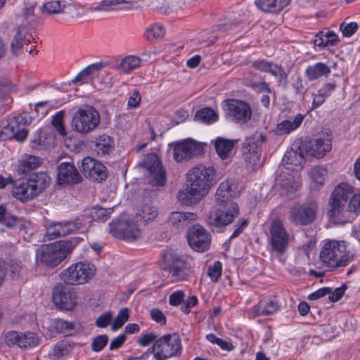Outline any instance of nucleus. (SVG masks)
<instances>
[{
	"mask_svg": "<svg viewBox=\"0 0 360 360\" xmlns=\"http://www.w3.org/2000/svg\"><path fill=\"white\" fill-rule=\"evenodd\" d=\"M213 167L198 165L187 174L186 187L179 191L178 200L184 205L198 204L214 184Z\"/></svg>",
	"mask_w": 360,
	"mask_h": 360,
	"instance_id": "f257e3e1",
	"label": "nucleus"
},
{
	"mask_svg": "<svg viewBox=\"0 0 360 360\" xmlns=\"http://www.w3.org/2000/svg\"><path fill=\"white\" fill-rule=\"evenodd\" d=\"M360 212V191L354 193V188L341 183L333 191L329 200L328 215L336 224H345L350 214Z\"/></svg>",
	"mask_w": 360,
	"mask_h": 360,
	"instance_id": "f03ea898",
	"label": "nucleus"
},
{
	"mask_svg": "<svg viewBox=\"0 0 360 360\" xmlns=\"http://www.w3.org/2000/svg\"><path fill=\"white\" fill-rule=\"evenodd\" d=\"M79 241L77 238H73L42 245L37 250V257L41 264L55 267L72 252Z\"/></svg>",
	"mask_w": 360,
	"mask_h": 360,
	"instance_id": "7ed1b4c3",
	"label": "nucleus"
},
{
	"mask_svg": "<svg viewBox=\"0 0 360 360\" xmlns=\"http://www.w3.org/2000/svg\"><path fill=\"white\" fill-rule=\"evenodd\" d=\"M353 257V254L347 250L345 241L329 240L320 252L321 261L331 269L347 266Z\"/></svg>",
	"mask_w": 360,
	"mask_h": 360,
	"instance_id": "20e7f679",
	"label": "nucleus"
},
{
	"mask_svg": "<svg viewBox=\"0 0 360 360\" xmlns=\"http://www.w3.org/2000/svg\"><path fill=\"white\" fill-rule=\"evenodd\" d=\"M151 352L155 360L180 356L182 352L181 339L176 334L165 335L155 340Z\"/></svg>",
	"mask_w": 360,
	"mask_h": 360,
	"instance_id": "39448f33",
	"label": "nucleus"
},
{
	"mask_svg": "<svg viewBox=\"0 0 360 360\" xmlns=\"http://www.w3.org/2000/svg\"><path fill=\"white\" fill-rule=\"evenodd\" d=\"M238 214L237 203L216 205L207 215L205 221L211 228H221L231 224Z\"/></svg>",
	"mask_w": 360,
	"mask_h": 360,
	"instance_id": "423d86ee",
	"label": "nucleus"
},
{
	"mask_svg": "<svg viewBox=\"0 0 360 360\" xmlns=\"http://www.w3.org/2000/svg\"><path fill=\"white\" fill-rule=\"evenodd\" d=\"M99 123V112L89 105L79 108L75 113L72 121L73 129L82 134L92 131L98 126Z\"/></svg>",
	"mask_w": 360,
	"mask_h": 360,
	"instance_id": "0eeeda50",
	"label": "nucleus"
},
{
	"mask_svg": "<svg viewBox=\"0 0 360 360\" xmlns=\"http://www.w3.org/2000/svg\"><path fill=\"white\" fill-rule=\"evenodd\" d=\"M94 264L77 262L70 265L60 274L61 280L68 285H82L89 281L95 274Z\"/></svg>",
	"mask_w": 360,
	"mask_h": 360,
	"instance_id": "6e6552de",
	"label": "nucleus"
},
{
	"mask_svg": "<svg viewBox=\"0 0 360 360\" xmlns=\"http://www.w3.org/2000/svg\"><path fill=\"white\" fill-rule=\"evenodd\" d=\"M266 141V136L263 133H256L248 138L243 143V155L248 167L255 170L261 165L262 146Z\"/></svg>",
	"mask_w": 360,
	"mask_h": 360,
	"instance_id": "1a4fd4ad",
	"label": "nucleus"
},
{
	"mask_svg": "<svg viewBox=\"0 0 360 360\" xmlns=\"http://www.w3.org/2000/svg\"><path fill=\"white\" fill-rule=\"evenodd\" d=\"M139 166L148 171L150 184L156 186L165 185L167 181L166 172L155 153H150L146 155L139 163Z\"/></svg>",
	"mask_w": 360,
	"mask_h": 360,
	"instance_id": "9d476101",
	"label": "nucleus"
},
{
	"mask_svg": "<svg viewBox=\"0 0 360 360\" xmlns=\"http://www.w3.org/2000/svg\"><path fill=\"white\" fill-rule=\"evenodd\" d=\"M318 205L310 201L293 205L289 212L290 221L296 226H307L316 219Z\"/></svg>",
	"mask_w": 360,
	"mask_h": 360,
	"instance_id": "9b49d317",
	"label": "nucleus"
},
{
	"mask_svg": "<svg viewBox=\"0 0 360 360\" xmlns=\"http://www.w3.org/2000/svg\"><path fill=\"white\" fill-rule=\"evenodd\" d=\"M28 118L27 115H18L12 117L8 120L4 129L0 131V139H15L18 141H23L27 136L28 131L27 126Z\"/></svg>",
	"mask_w": 360,
	"mask_h": 360,
	"instance_id": "f8f14e48",
	"label": "nucleus"
},
{
	"mask_svg": "<svg viewBox=\"0 0 360 360\" xmlns=\"http://www.w3.org/2000/svg\"><path fill=\"white\" fill-rule=\"evenodd\" d=\"M269 233L271 252L283 255L287 250L290 238L283 221L277 218L274 219L270 224Z\"/></svg>",
	"mask_w": 360,
	"mask_h": 360,
	"instance_id": "ddd939ff",
	"label": "nucleus"
},
{
	"mask_svg": "<svg viewBox=\"0 0 360 360\" xmlns=\"http://www.w3.org/2000/svg\"><path fill=\"white\" fill-rule=\"evenodd\" d=\"M110 233L116 238L134 241L141 235L137 225L125 217L113 220L110 224Z\"/></svg>",
	"mask_w": 360,
	"mask_h": 360,
	"instance_id": "4468645a",
	"label": "nucleus"
},
{
	"mask_svg": "<svg viewBox=\"0 0 360 360\" xmlns=\"http://www.w3.org/2000/svg\"><path fill=\"white\" fill-rule=\"evenodd\" d=\"M162 259L174 281L186 280L191 276L190 264L177 254L167 251L162 255Z\"/></svg>",
	"mask_w": 360,
	"mask_h": 360,
	"instance_id": "2eb2a0df",
	"label": "nucleus"
},
{
	"mask_svg": "<svg viewBox=\"0 0 360 360\" xmlns=\"http://www.w3.org/2000/svg\"><path fill=\"white\" fill-rule=\"evenodd\" d=\"M302 146L307 155L321 158L331 150V138L323 134L317 138L302 139Z\"/></svg>",
	"mask_w": 360,
	"mask_h": 360,
	"instance_id": "dca6fc26",
	"label": "nucleus"
},
{
	"mask_svg": "<svg viewBox=\"0 0 360 360\" xmlns=\"http://www.w3.org/2000/svg\"><path fill=\"white\" fill-rule=\"evenodd\" d=\"M187 238L191 248L200 252L209 250L212 242L211 234L199 224L194 225L188 229Z\"/></svg>",
	"mask_w": 360,
	"mask_h": 360,
	"instance_id": "f3484780",
	"label": "nucleus"
},
{
	"mask_svg": "<svg viewBox=\"0 0 360 360\" xmlns=\"http://www.w3.org/2000/svg\"><path fill=\"white\" fill-rule=\"evenodd\" d=\"M52 299L57 307L68 311L72 310L77 304L75 292L62 283L53 288Z\"/></svg>",
	"mask_w": 360,
	"mask_h": 360,
	"instance_id": "a211bd4d",
	"label": "nucleus"
},
{
	"mask_svg": "<svg viewBox=\"0 0 360 360\" xmlns=\"http://www.w3.org/2000/svg\"><path fill=\"white\" fill-rule=\"evenodd\" d=\"M82 226V221L77 219L73 221H54L46 227L44 238L49 240L71 234Z\"/></svg>",
	"mask_w": 360,
	"mask_h": 360,
	"instance_id": "6ab92c4d",
	"label": "nucleus"
},
{
	"mask_svg": "<svg viewBox=\"0 0 360 360\" xmlns=\"http://www.w3.org/2000/svg\"><path fill=\"white\" fill-rule=\"evenodd\" d=\"M203 153L202 144L191 139L175 144L173 151L174 159L177 162L188 160Z\"/></svg>",
	"mask_w": 360,
	"mask_h": 360,
	"instance_id": "aec40b11",
	"label": "nucleus"
},
{
	"mask_svg": "<svg viewBox=\"0 0 360 360\" xmlns=\"http://www.w3.org/2000/svg\"><path fill=\"white\" fill-rule=\"evenodd\" d=\"M80 169L86 177L94 181H102L108 176L105 166L89 156L83 158Z\"/></svg>",
	"mask_w": 360,
	"mask_h": 360,
	"instance_id": "412c9836",
	"label": "nucleus"
},
{
	"mask_svg": "<svg viewBox=\"0 0 360 360\" xmlns=\"http://www.w3.org/2000/svg\"><path fill=\"white\" fill-rule=\"evenodd\" d=\"M306 155L302 146V139H298L294 141L290 149L285 153L283 162L289 166L288 169H294L293 167H302Z\"/></svg>",
	"mask_w": 360,
	"mask_h": 360,
	"instance_id": "4be33fe9",
	"label": "nucleus"
},
{
	"mask_svg": "<svg viewBox=\"0 0 360 360\" xmlns=\"http://www.w3.org/2000/svg\"><path fill=\"white\" fill-rule=\"evenodd\" d=\"M251 63L257 70L269 73L276 77L280 84L284 86L287 84L288 75L281 66L264 59H258L252 61Z\"/></svg>",
	"mask_w": 360,
	"mask_h": 360,
	"instance_id": "5701e85b",
	"label": "nucleus"
},
{
	"mask_svg": "<svg viewBox=\"0 0 360 360\" xmlns=\"http://www.w3.org/2000/svg\"><path fill=\"white\" fill-rule=\"evenodd\" d=\"M226 112L236 122H248L252 116L250 105L240 100H230L226 103Z\"/></svg>",
	"mask_w": 360,
	"mask_h": 360,
	"instance_id": "b1692460",
	"label": "nucleus"
},
{
	"mask_svg": "<svg viewBox=\"0 0 360 360\" xmlns=\"http://www.w3.org/2000/svg\"><path fill=\"white\" fill-rule=\"evenodd\" d=\"M57 170V181L58 184H77L82 180V176L72 163L61 162L58 167Z\"/></svg>",
	"mask_w": 360,
	"mask_h": 360,
	"instance_id": "393cba45",
	"label": "nucleus"
},
{
	"mask_svg": "<svg viewBox=\"0 0 360 360\" xmlns=\"http://www.w3.org/2000/svg\"><path fill=\"white\" fill-rule=\"evenodd\" d=\"M12 194L14 198L22 202H27L36 198L27 179L14 181Z\"/></svg>",
	"mask_w": 360,
	"mask_h": 360,
	"instance_id": "a878e982",
	"label": "nucleus"
},
{
	"mask_svg": "<svg viewBox=\"0 0 360 360\" xmlns=\"http://www.w3.org/2000/svg\"><path fill=\"white\" fill-rule=\"evenodd\" d=\"M27 181L36 197H37L49 186L51 179L46 172H40L32 174Z\"/></svg>",
	"mask_w": 360,
	"mask_h": 360,
	"instance_id": "bb28decb",
	"label": "nucleus"
},
{
	"mask_svg": "<svg viewBox=\"0 0 360 360\" xmlns=\"http://www.w3.org/2000/svg\"><path fill=\"white\" fill-rule=\"evenodd\" d=\"M195 219L196 214L193 212H172L169 214L167 221L170 226L179 229L187 227Z\"/></svg>",
	"mask_w": 360,
	"mask_h": 360,
	"instance_id": "cd10ccee",
	"label": "nucleus"
},
{
	"mask_svg": "<svg viewBox=\"0 0 360 360\" xmlns=\"http://www.w3.org/2000/svg\"><path fill=\"white\" fill-rule=\"evenodd\" d=\"M114 148V140L111 136L102 134L96 138L94 150L98 156L105 157L109 155L113 151Z\"/></svg>",
	"mask_w": 360,
	"mask_h": 360,
	"instance_id": "c85d7f7f",
	"label": "nucleus"
},
{
	"mask_svg": "<svg viewBox=\"0 0 360 360\" xmlns=\"http://www.w3.org/2000/svg\"><path fill=\"white\" fill-rule=\"evenodd\" d=\"M30 37L27 27L23 25L19 26L11 44L12 53L15 56L19 55L23 46L30 43Z\"/></svg>",
	"mask_w": 360,
	"mask_h": 360,
	"instance_id": "c756f323",
	"label": "nucleus"
},
{
	"mask_svg": "<svg viewBox=\"0 0 360 360\" xmlns=\"http://www.w3.org/2000/svg\"><path fill=\"white\" fill-rule=\"evenodd\" d=\"M104 67L102 63H94L89 65L83 70H82L72 80V84L79 83L81 84L87 83L89 80L93 79L95 77L98 71Z\"/></svg>",
	"mask_w": 360,
	"mask_h": 360,
	"instance_id": "7c9ffc66",
	"label": "nucleus"
},
{
	"mask_svg": "<svg viewBox=\"0 0 360 360\" xmlns=\"http://www.w3.org/2000/svg\"><path fill=\"white\" fill-rule=\"evenodd\" d=\"M277 183L281 187V193L283 195H292L301 186V183L299 180L295 179L290 174L285 176V179L281 177L277 179Z\"/></svg>",
	"mask_w": 360,
	"mask_h": 360,
	"instance_id": "2f4dec72",
	"label": "nucleus"
},
{
	"mask_svg": "<svg viewBox=\"0 0 360 360\" xmlns=\"http://www.w3.org/2000/svg\"><path fill=\"white\" fill-rule=\"evenodd\" d=\"M42 163L40 158L34 155H27L22 156L18 165V172L25 174L36 169Z\"/></svg>",
	"mask_w": 360,
	"mask_h": 360,
	"instance_id": "473e14b6",
	"label": "nucleus"
},
{
	"mask_svg": "<svg viewBox=\"0 0 360 360\" xmlns=\"http://www.w3.org/2000/svg\"><path fill=\"white\" fill-rule=\"evenodd\" d=\"M304 120V115L297 114L292 120H287L277 124V134H287L297 129Z\"/></svg>",
	"mask_w": 360,
	"mask_h": 360,
	"instance_id": "72a5a7b5",
	"label": "nucleus"
},
{
	"mask_svg": "<svg viewBox=\"0 0 360 360\" xmlns=\"http://www.w3.org/2000/svg\"><path fill=\"white\" fill-rule=\"evenodd\" d=\"M216 152L219 156L225 160L231 156L233 148V141L221 137H218L214 141Z\"/></svg>",
	"mask_w": 360,
	"mask_h": 360,
	"instance_id": "f704fd0d",
	"label": "nucleus"
},
{
	"mask_svg": "<svg viewBox=\"0 0 360 360\" xmlns=\"http://www.w3.org/2000/svg\"><path fill=\"white\" fill-rule=\"evenodd\" d=\"M330 72V68L323 63H317L309 66L306 70V74L309 80L316 79L322 76H326Z\"/></svg>",
	"mask_w": 360,
	"mask_h": 360,
	"instance_id": "c9c22d12",
	"label": "nucleus"
},
{
	"mask_svg": "<svg viewBox=\"0 0 360 360\" xmlns=\"http://www.w3.org/2000/svg\"><path fill=\"white\" fill-rule=\"evenodd\" d=\"M141 59L138 56H128L121 60L120 64L116 66V70H120L122 73L127 74L139 67Z\"/></svg>",
	"mask_w": 360,
	"mask_h": 360,
	"instance_id": "e433bc0d",
	"label": "nucleus"
},
{
	"mask_svg": "<svg viewBox=\"0 0 360 360\" xmlns=\"http://www.w3.org/2000/svg\"><path fill=\"white\" fill-rule=\"evenodd\" d=\"M165 34V29L162 24L155 22L148 26L143 34L145 39L148 41L161 39Z\"/></svg>",
	"mask_w": 360,
	"mask_h": 360,
	"instance_id": "4c0bfd02",
	"label": "nucleus"
},
{
	"mask_svg": "<svg viewBox=\"0 0 360 360\" xmlns=\"http://www.w3.org/2000/svg\"><path fill=\"white\" fill-rule=\"evenodd\" d=\"M195 118L206 124H211L217 121V113L210 108H204L197 111Z\"/></svg>",
	"mask_w": 360,
	"mask_h": 360,
	"instance_id": "58836bf2",
	"label": "nucleus"
},
{
	"mask_svg": "<svg viewBox=\"0 0 360 360\" xmlns=\"http://www.w3.org/2000/svg\"><path fill=\"white\" fill-rule=\"evenodd\" d=\"M72 349V346L66 340L58 342L53 347L52 356L54 359H60L68 355Z\"/></svg>",
	"mask_w": 360,
	"mask_h": 360,
	"instance_id": "ea45409f",
	"label": "nucleus"
},
{
	"mask_svg": "<svg viewBox=\"0 0 360 360\" xmlns=\"http://www.w3.org/2000/svg\"><path fill=\"white\" fill-rule=\"evenodd\" d=\"M138 214L145 223L153 221L158 215V210L150 205H144L139 209Z\"/></svg>",
	"mask_w": 360,
	"mask_h": 360,
	"instance_id": "a19ab883",
	"label": "nucleus"
},
{
	"mask_svg": "<svg viewBox=\"0 0 360 360\" xmlns=\"http://www.w3.org/2000/svg\"><path fill=\"white\" fill-rule=\"evenodd\" d=\"M41 137L40 149H49L55 146L56 134L50 129H44V131H41Z\"/></svg>",
	"mask_w": 360,
	"mask_h": 360,
	"instance_id": "79ce46f5",
	"label": "nucleus"
},
{
	"mask_svg": "<svg viewBox=\"0 0 360 360\" xmlns=\"http://www.w3.org/2000/svg\"><path fill=\"white\" fill-rule=\"evenodd\" d=\"M23 333H20L14 330L9 331L5 334L4 342L8 345H18L22 348Z\"/></svg>",
	"mask_w": 360,
	"mask_h": 360,
	"instance_id": "37998d69",
	"label": "nucleus"
},
{
	"mask_svg": "<svg viewBox=\"0 0 360 360\" xmlns=\"http://www.w3.org/2000/svg\"><path fill=\"white\" fill-rule=\"evenodd\" d=\"M64 116L65 112L63 110L58 112L53 116L51 124L56 129L58 134L63 136L66 135L65 128L64 127Z\"/></svg>",
	"mask_w": 360,
	"mask_h": 360,
	"instance_id": "c03bdc74",
	"label": "nucleus"
},
{
	"mask_svg": "<svg viewBox=\"0 0 360 360\" xmlns=\"http://www.w3.org/2000/svg\"><path fill=\"white\" fill-rule=\"evenodd\" d=\"M138 0H103L98 6L93 8L92 11H108V8L112 6H115L121 4H134Z\"/></svg>",
	"mask_w": 360,
	"mask_h": 360,
	"instance_id": "a18cd8bd",
	"label": "nucleus"
},
{
	"mask_svg": "<svg viewBox=\"0 0 360 360\" xmlns=\"http://www.w3.org/2000/svg\"><path fill=\"white\" fill-rule=\"evenodd\" d=\"M22 342V348H32L39 345V338L36 333L29 331L23 333Z\"/></svg>",
	"mask_w": 360,
	"mask_h": 360,
	"instance_id": "49530a36",
	"label": "nucleus"
},
{
	"mask_svg": "<svg viewBox=\"0 0 360 360\" xmlns=\"http://www.w3.org/2000/svg\"><path fill=\"white\" fill-rule=\"evenodd\" d=\"M129 319V310L123 308L120 310L118 314L111 325V329L115 331L120 328Z\"/></svg>",
	"mask_w": 360,
	"mask_h": 360,
	"instance_id": "de8ad7c7",
	"label": "nucleus"
},
{
	"mask_svg": "<svg viewBox=\"0 0 360 360\" xmlns=\"http://www.w3.org/2000/svg\"><path fill=\"white\" fill-rule=\"evenodd\" d=\"M327 169L322 166H316L311 169V176L315 183L322 185L327 176Z\"/></svg>",
	"mask_w": 360,
	"mask_h": 360,
	"instance_id": "09e8293b",
	"label": "nucleus"
},
{
	"mask_svg": "<svg viewBox=\"0 0 360 360\" xmlns=\"http://www.w3.org/2000/svg\"><path fill=\"white\" fill-rule=\"evenodd\" d=\"M65 5H61L60 1H51L42 6V11L48 14H57L63 12Z\"/></svg>",
	"mask_w": 360,
	"mask_h": 360,
	"instance_id": "8fccbe9b",
	"label": "nucleus"
},
{
	"mask_svg": "<svg viewBox=\"0 0 360 360\" xmlns=\"http://www.w3.org/2000/svg\"><path fill=\"white\" fill-rule=\"evenodd\" d=\"M112 212V208L94 207L91 216L94 220L105 221Z\"/></svg>",
	"mask_w": 360,
	"mask_h": 360,
	"instance_id": "3c124183",
	"label": "nucleus"
},
{
	"mask_svg": "<svg viewBox=\"0 0 360 360\" xmlns=\"http://www.w3.org/2000/svg\"><path fill=\"white\" fill-rule=\"evenodd\" d=\"M221 263L219 261L214 262L213 265H210L207 269V274L212 281L217 282L221 276Z\"/></svg>",
	"mask_w": 360,
	"mask_h": 360,
	"instance_id": "603ef678",
	"label": "nucleus"
},
{
	"mask_svg": "<svg viewBox=\"0 0 360 360\" xmlns=\"http://www.w3.org/2000/svg\"><path fill=\"white\" fill-rule=\"evenodd\" d=\"M108 342V337L107 335H98L91 342V349L94 352H100L106 346Z\"/></svg>",
	"mask_w": 360,
	"mask_h": 360,
	"instance_id": "864d4df0",
	"label": "nucleus"
},
{
	"mask_svg": "<svg viewBox=\"0 0 360 360\" xmlns=\"http://www.w3.org/2000/svg\"><path fill=\"white\" fill-rule=\"evenodd\" d=\"M275 0H256V6L262 11L266 13H277Z\"/></svg>",
	"mask_w": 360,
	"mask_h": 360,
	"instance_id": "5fc2aeb1",
	"label": "nucleus"
},
{
	"mask_svg": "<svg viewBox=\"0 0 360 360\" xmlns=\"http://www.w3.org/2000/svg\"><path fill=\"white\" fill-rule=\"evenodd\" d=\"M357 29L358 25L354 22L349 23L342 22L340 25V30L342 32L343 36L347 37H351L354 33L356 32Z\"/></svg>",
	"mask_w": 360,
	"mask_h": 360,
	"instance_id": "6e6d98bb",
	"label": "nucleus"
},
{
	"mask_svg": "<svg viewBox=\"0 0 360 360\" xmlns=\"http://www.w3.org/2000/svg\"><path fill=\"white\" fill-rule=\"evenodd\" d=\"M233 193H231L230 191H222L221 193H220L219 192H218V191H217V205H223V204L235 203L231 199Z\"/></svg>",
	"mask_w": 360,
	"mask_h": 360,
	"instance_id": "4d7b16f0",
	"label": "nucleus"
},
{
	"mask_svg": "<svg viewBox=\"0 0 360 360\" xmlns=\"http://www.w3.org/2000/svg\"><path fill=\"white\" fill-rule=\"evenodd\" d=\"M4 226L8 228H12L19 225L20 229H24L25 225L20 224L19 219L13 215L6 214L3 221L1 222Z\"/></svg>",
	"mask_w": 360,
	"mask_h": 360,
	"instance_id": "13d9d810",
	"label": "nucleus"
},
{
	"mask_svg": "<svg viewBox=\"0 0 360 360\" xmlns=\"http://www.w3.org/2000/svg\"><path fill=\"white\" fill-rule=\"evenodd\" d=\"M103 67L98 71V73L96 74L95 77L103 78V79L101 80V82L103 83L105 87H110L113 84L112 76L109 72L103 70Z\"/></svg>",
	"mask_w": 360,
	"mask_h": 360,
	"instance_id": "bf43d9fd",
	"label": "nucleus"
},
{
	"mask_svg": "<svg viewBox=\"0 0 360 360\" xmlns=\"http://www.w3.org/2000/svg\"><path fill=\"white\" fill-rule=\"evenodd\" d=\"M112 319V314L110 312L105 313L98 316L96 321V326L98 328H105L110 323Z\"/></svg>",
	"mask_w": 360,
	"mask_h": 360,
	"instance_id": "052dcab7",
	"label": "nucleus"
},
{
	"mask_svg": "<svg viewBox=\"0 0 360 360\" xmlns=\"http://www.w3.org/2000/svg\"><path fill=\"white\" fill-rule=\"evenodd\" d=\"M346 289V285H342L341 287L335 288L333 292L331 290V293L329 294L330 301L332 302H335L340 300L345 294Z\"/></svg>",
	"mask_w": 360,
	"mask_h": 360,
	"instance_id": "680f3d73",
	"label": "nucleus"
},
{
	"mask_svg": "<svg viewBox=\"0 0 360 360\" xmlns=\"http://www.w3.org/2000/svg\"><path fill=\"white\" fill-rule=\"evenodd\" d=\"M158 340L155 333H150L143 334L137 341L139 345L142 347L148 346L152 342Z\"/></svg>",
	"mask_w": 360,
	"mask_h": 360,
	"instance_id": "e2e57ef3",
	"label": "nucleus"
},
{
	"mask_svg": "<svg viewBox=\"0 0 360 360\" xmlns=\"http://www.w3.org/2000/svg\"><path fill=\"white\" fill-rule=\"evenodd\" d=\"M330 293H331L330 288H328V287L321 288L317 290L316 291L311 293L308 296V299L310 300H316L321 297H325L326 295H329Z\"/></svg>",
	"mask_w": 360,
	"mask_h": 360,
	"instance_id": "0e129e2a",
	"label": "nucleus"
},
{
	"mask_svg": "<svg viewBox=\"0 0 360 360\" xmlns=\"http://www.w3.org/2000/svg\"><path fill=\"white\" fill-rule=\"evenodd\" d=\"M184 298V293L181 290L174 292L170 295L169 301V304L172 306L179 305Z\"/></svg>",
	"mask_w": 360,
	"mask_h": 360,
	"instance_id": "69168bd1",
	"label": "nucleus"
},
{
	"mask_svg": "<svg viewBox=\"0 0 360 360\" xmlns=\"http://www.w3.org/2000/svg\"><path fill=\"white\" fill-rule=\"evenodd\" d=\"M56 329L61 333H68L73 329V325L68 321L59 319L56 323Z\"/></svg>",
	"mask_w": 360,
	"mask_h": 360,
	"instance_id": "338daca9",
	"label": "nucleus"
},
{
	"mask_svg": "<svg viewBox=\"0 0 360 360\" xmlns=\"http://www.w3.org/2000/svg\"><path fill=\"white\" fill-rule=\"evenodd\" d=\"M340 42L338 36L333 31L326 32V44L328 46H335Z\"/></svg>",
	"mask_w": 360,
	"mask_h": 360,
	"instance_id": "774afa93",
	"label": "nucleus"
}]
</instances>
